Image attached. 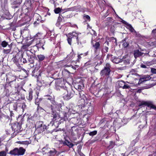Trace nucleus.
<instances>
[{"mask_svg": "<svg viewBox=\"0 0 156 156\" xmlns=\"http://www.w3.org/2000/svg\"><path fill=\"white\" fill-rule=\"evenodd\" d=\"M81 34L80 33H77L74 32L69 33V36L67 39L68 43L70 45L72 42L75 43L76 42L78 44H79L80 43L81 44V41H80L78 39V36Z\"/></svg>", "mask_w": 156, "mask_h": 156, "instance_id": "obj_1", "label": "nucleus"}, {"mask_svg": "<svg viewBox=\"0 0 156 156\" xmlns=\"http://www.w3.org/2000/svg\"><path fill=\"white\" fill-rule=\"evenodd\" d=\"M59 80L57 81L56 85L61 87V90L63 93V97L64 99L66 100H68L70 99L73 95L71 92L67 88L65 87H62L59 84Z\"/></svg>", "mask_w": 156, "mask_h": 156, "instance_id": "obj_2", "label": "nucleus"}, {"mask_svg": "<svg viewBox=\"0 0 156 156\" xmlns=\"http://www.w3.org/2000/svg\"><path fill=\"white\" fill-rule=\"evenodd\" d=\"M26 150L23 147L15 148L10 151L9 154L14 156L23 155L24 154Z\"/></svg>", "mask_w": 156, "mask_h": 156, "instance_id": "obj_3", "label": "nucleus"}, {"mask_svg": "<svg viewBox=\"0 0 156 156\" xmlns=\"http://www.w3.org/2000/svg\"><path fill=\"white\" fill-rule=\"evenodd\" d=\"M111 66L109 63H107L103 69L102 70L100 73L101 77H107L110 75L111 69Z\"/></svg>", "mask_w": 156, "mask_h": 156, "instance_id": "obj_4", "label": "nucleus"}, {"mask_svg": "<svg viewBox=\"0 0 156 156\" xmlns=\"http://www.w3.org/2000/svg\"><path fill=\"white\" fill-rule=\"evenodd\" d=\"M20 83L19 79H18L15 80L10 81V83L8 84H6L4 86V88L5 90H9L10 89L9 88V86L10 88L13 87L16 88L19 86Z\"/></svg>", "mask_w": 156, "mask_h": 156, "instance_id": "obj_5", "label": "nucleus"}, {"mask_svg": "<svg viewBox=\"0 0 156 156\" xmlns=\"http://www.w3.org/2000/svg\"><path fill=\"white\" fill-rule=\"evenodd\" d=\"M25 5L27 7V9L29 11H30V13L29 14V13L27 12V15H29V16H27L26 18H29V21H30L31 20V18L30 17H32L34 15V13L32 11V10L33 9V7L32 6V5L31 3V2L30 1H28L27 2H25Z\"/></svg>", "mask_w": 156, "mask_h": 156, "instance_id": "obj_6", "label": "nucleus"}, {"mask_svg": "<svg viewBox=\"0 0 156 156\" xmlns=\"http://www.w3.org/2000/svg\"><path fill=\"white\" fill-rule=\"evenodd\" d=\"M143 105L147 106L148 107H150L151 108H153L155 110H156V106L153 105V103L152 101H141L140 103L138 105V106L139 107Z\"/></svg>", "mask_w": 156, "mask_h": 156, "instance_id": "obj_7", "label": "nucleus"}, {"mask_svg": "<svg viewBox=\"0 0 156 156\" xmlns=\"http://www.w3.org/2000/svg\"><path fill=\"white\" fill-rule=\"evenodd\" d=\"M52 102V105L51 106V109L52 111H60V109L62 107V104L60 103H58L53 101Z\"/></svg>", "mask_w": 156, "mask_h": 156, "instance_id": "obj_8", "label": "nucleus"}, {"mask_svg": "<svg viewBox=\"0 0 156 156\" xmlns=\"http://www.w3.org/2000/svg\"><path fill=\"white\" fill-rule=\"evenodd\" d=\"M51 117H53L52 121L54 122L55 123L60 120V115L55 111H52Z\"/></svg>", "mask_w": 156, "mask_h": 156, "instance_id": "obj_9", "label": "nucleus"}, {"mask_svg": "<svg viewBox=\"0 0 156 156\" xmlns=\"http://www.w3.org/2000/svg\"><path fill=\"white\" fill-rule=\"evenodd\" d=\"M17 77L11 73H9L6 75V80L7 83H9L11 81L15 80L17 79Z\"/></svg>", "mask_w": 156, "mask_h": 156, "instance_id": "obj_10", "label": "nucleus"}, {"mask_svg": "<svg viewBox=\"0 0 156 156\" xmlns=\"http://www.w3.org/2000/svg\"><path fill=\"white\" fill-rule=\"evenodd\" d=\"M91 44L94 48L95 53L97 55V52L98 50L100 49V46L99 42H96V41H92Z\"/></svg>", "mask_w": 156, "mask_h": 156, "instance_id": "obj_11", "label": "nucleus"}, {"mask_svg": "<svg viewBox=\"0 0 156 156\" xmlns=\"http://www.w3.org/2000/svg\"><path fill=\"white\" fill-rule=\"evenodd\" d=\"M122 22L126 24V27L128 29L131 33H132L133 34L136 35H137L136 31L134 30L130 24L128 23L124 20H123Z\"/></svg>", "mask_w": 156, "mask_h": 156, "instance_id": "obj_12", "label": "nucleus"}, {"mask_svg": "<svg viewBox=\"0 0 156 156\" xmlns=\"http://www.w3.org/2000/svg\"><path fill=\"white\" fill-rule=\"evenodd\" d=\"M8 3L1 2V7L2 10L4 13L6 15H8L9 13L8 8Z\"/></svg>", "mask_w": 156, "mask_h": 156, "instance_id": "obj_13", "label": "nucleus"}, {"mask_svg": "<svg viewBox=\"0 0 156 156\" xmlns=\"http://www.w3.org/2000/svg\"><path fill=\"white\" fill-rule=\"evenodd\" d=\"M22 1V0H13V2L12 3V8L13 9L19 8Z\"/></svg>", "mask_w": 156, "mask_h": 156, "instance_id": "obj_14", "label": "nucleus"}, {"mask_svg": "<svg viewBox=\"0 0 156 156\" xmlns=\"http://www.w3.org/2000/svg\"><path fill=\"white\" fill-rule=\"evenodd\" d=\"M25 54V57L27 59L29 62L30 64H33L34 62V57L31 55H30L29 53L26 52Z\"/></svg>", "mask_w": 156, "mask_h": 156, "instance_id": "obj_15", "label": "nucleus"}, {"mask_svg": "<svg viewBox=\"0 0 156 156\" xmlns=\"http://www.w3.org/2000/svg\"><path fill=\"white\" fill-rule=\"evenodd\" d=\"M75 87L76 89L78 90L79 92L81 91V90L84 88V85L82 82H81L76 84Z\"/></svg>", "mask_w": 156, "mask_h": 156, "instance_id": "obj_16", "label": "nucleus"}, {"mask_svg": "<svg viewBox=\"0 0 156 156\" xmlns=\"http://www.w3.org/2000/svg\"><path fill=\"white\" fill-rule=\"evenodd\" d=\"M21 125L18 123H16L13 124L12 126V128L14 131H18L21 129Z\"/></svg>", "mask_w": 156, "mask_h": 156, "instance_id": "obj_17", "label": "nucleus"}, {"mask_svg": "<svg viewBox=\"0 0 156 156\" xmlns=\"http://www.w3.org/2000/svg\"><path fill=\"white\" fill-rule=\"evenodd\" d=\"M40 71L38 67H36L32 71V76H40Z\"/></svg>", "mask_w": 156, "mask_h": 156, "instance_id": "obj_18", "label": "nucleus"}, {"mask_svg": "<svg viewBox=\"0 0 156 156\" xmlns=\"http://www.w3.org/2000/svg\"><path fill=\"white\" fill-rule=\"evenodd\" d=\"M45 43L44 40L43 39L42 40H40L39 39V42L37 43L36 44V47L37 48H42V49L44 50V48L43 47L44 43Z\"/></svg>", "mask_w": 156, "mask_h": 156, "instance_id": "obj_19", "label": "nucleus"}, {"mask_svg": "<svg viewBox=\"0 0 156 156\" xmlns=\"http://www.w3.org/2000/svg\"><path fill=\"white\" fill-rule=\"evenodd\" d=\"M62 144L64 145H67L70 148L72 147L74 145L73 144L67 140L63 141Z\"/></svg>", "mask_w": 156, "mask_h": 156, "instance_id": "obj_20", "label": "nucleus"}, {"mask_svg": "<svg viewBox=\"0 0 156 156\" xmlns=\"http://www.w3.org/2000/svg\"><path fill=\"white\" fill-rule=\"evenodd\" d=\"M143 54V53L140 51L139 50H136L134 51V55L135 58L141 56Z\"/></svg>", "mask_w": 156, "mask_h": 156, "instance_id": "obj_21", "label": "nucleus"}, {"mask_svg": "<svg viewBox=\"0 0 156 156\" xmlns=\"http://www.w3.org/2000/svg\"><path fill=\"white\" fill-rule=\"evenodd\" d=\"M33 91L31 89L30 90L26 98L29 101H30L33 98Z\"/></svg>", "mask_w": 156, "mask_h": 156, "instance_id": "obj_22", "label": "nucleus"}, {"mask_svg": "<svg viewBox=\"0 0 156 156\" xmlns=\"http://www.w3.org/2000/svg\"><path fill=\"white\" fill-rule=\"evenodd\" d=\"M128 39V37H126L122 41V45L124 48H127L129 45V43L126 41Z\"/></svg>", "mask_w": 156, "mask_h": 156, "instance_id": "obj_23", "label": "nucleus"}, {"mask_svg": "<svg viewBox=\"0 0 156 156\" xmlns=\"http://www.w3.org/2000/svg\"><path fill=\"white\" fill-rule=\"evenodd\" d=\"M57 151L55 148H52L51 150L50 149L48 155L50 156H53L57 153Z\"/></svg>", "mask_w": 156, "mask_h": 156, "instance_id": "obj_24", "label": "nucleus"}, {"mask_svg": "<svg viewBox=\"0 0 156 156\" xmlns=\"http://www.w3.org/2000/svg\"><path fill=\"white\" fill-rule=\"evenodd\" d=\"M111 61L113 63H115L116 64H118L122 62V59H121L119 58H112L111 59Z\"/></svg>", "mask_w": 156, "mask_h": 156, "instance_id": "obj_25", "label": "nucleus"}, {"mask_svg": "<svg viewBox=\"0 0 156 156\" xmlns=\"http://www.w3.org/2000/svg\"><path fill=\"white\" fill-rule=\"evenodd\" d=\"M47 126L45 125H43L42 126H41L39 128L36 129V131H37L38 133H41L46 129Z\"/></svg>", "mask_w": 156, "mask_h": 156, "instance_id": "obj_26", "label": "nucleus"}, {"mask_svg": "<svg viewBox=\"0 0 156 156\" xmlns=\"http://www.w3.org/2000/svg\"><path fill=\"white\" fill-rule=\"evenodd\" d=\"M43 125H44L43 124V122L42 121H39L36 122L35 127L36 128V129H37L41 126H42Z\"/></svg>", "mask_w": 156, "mask_h": 156, "instance_id": "obj_27", "label": "nucleus"}, {"mask_svg": "<svg viewBox=\"0 0 156 156\" xmlns=\"http://www.w3.org/2000/svg\"><path fill=\"white\" fill-rule=\"evenodd\" d=\"M25 54L23 53L21 55L22 58L21 59V62H22L24 63H27V61L26 59V58L25 57Z\"/></svg>", "mask_w": 156, "mask_h": 156, "instance_id": "obj_28", "label": "nucleus"}, {"mask_svg": "<svg viewBox=\"0 0 156 156\" xmlns=\"http://www.w3.org/2000/svg\"><path fill=\"white\" fill-rule=\"evenodd\" d=\"M37 57L38 58V60L39 62L43 61L45 58V56L43 55L40 54L37 55Z\"/></svg>", "mask_w": 156, "mask_h": 156, "instance_id": "obj_29", "label": "nucleus"}, {"mask_svg": "<svg viewBox=\"0 0 156 156\" xmlns=\"http://www.w3.org/2000/svg\"><path fill=\"white\" fill-rule=\"evenodd\" d=\"M50 149V148L47 146L42 148V151L45 153L48 154Z\"/></svg>", "mask_w": 156, "mask_h": 156, "instance_id": "obj_30", "label": "nucleus"}, {"mask_svg": "<svg viewBox=\"0 0 156 156\" xmlns=\"http://www.w3.org/2000/svg\"><path fill=\"white\" fill-rule=\"evenodd\" d=\"M1 45L3 48H5L7 45H8V46L10 47V45H9L8 42H6L5 41H2L1 43Z\"/></svg>", "mask_w": 156, "mask_h": 156, "instance_id": "obj_31", "label": "nucleus"}, {"mask_svg": "<svg viewBox=\"0 0 156 156\" xmlns=\"http://www.w3.org/2000/svg\"><path fill=\"white\" fill-rule=\"evenodd\" d=\"M115 144L114 142L112 141L109 142V145L108 146V148L109 149L112 148L115 146Z\"/></svg>", "mask_w": 156, "mask_h": 156, "instance_id": "obj_32", "label": "nucleus"}, {"mask_svg": "<svg viewBox=\"0 0 156 156\" xmlns=\"http://www.w3.org/2000/svg\"><path fill=\"white\" fill-rule=\"evenodd\" d=\"M83 92L80 91L79 92V95L80 98L82 99H84L85 98H86V96L84 94Z\"/></svg>", "mask_w": 156, "mask_h": 156, "instance_id": "obj_33", "label": "nucleus"}, {"mask_svg": "<svg viewBox=\"0 0 156 156\" xmlns=\"http://www.w3.org/2000/svg\"><path fill=\"white\" fill-rule=\"evenodd\" d=\"M143 77L145 81L149 80L151 79V77L149 75H144L143 76Z\"/></svg>", "mask_w": 156, "mask_h": 156, "instance_id": "obj_34", "label": "nucleus"}, {"mask_svg": "<svg viewBox=\"0 0 156 156\" xmlns=\"http://www.w3.org/2000/svg\"><path fill=\"white\" fill-rule=\"evenodd\" d=\"M125 83L122 80H121L118 81L119 86V87H122V88L123 86L124 85Z\"/></svg>", "mask_w": 156, "mask_h": 156, "instance_id": "obj_35", "label": "nucleus"}, {"mask_svg": "<svg viewBox=\"0 0 156 156\" xmlns=\"http://www.w3.org/2000/svg\"><path fill=\"white\" fill-rule=\"evenodd\" d=\"M74 130H75V131H78L77 130V128L75 126H73L72 127L71 131L72 133V134L73 136H74L75 135L74 133L73 132Z\"/></svg>", "mask_w": 156, "mask_h": 156, "instance_id": "obj_36", "label": "nucleus"}, {"mask_svg": "<svg viewBox=\"0 0 156 156\" xmlns=\"http://www.w3.org/2000/svg\"><path fill=\"white\" fill-rule=\"evenodd\" d=\"M42 99L41 98H37L35 100V104L36 105H37V106L39 105V102H40Z\"/></svg>", "mask_w": 156, "mask_h": 156, "instance_id": "obj_37", "label": "nucleus"}, {"mask_svg": "<svg viewBox=\"0 0 156 156\" xmlns=\"http://www.w3.org/2000/svg\"><path fill=\"white\" fill-rule=\"evenodd\" d=\"M36 20L38 22L40 23L41 22V17L40 16V15L38 14H37L36 15Z\"/></svg>", "mask_w": 156, "mask_h": 156, "instance_id": "obj_38", "label": "nucleus"}, {"mask_svg": "<svg viewBox=\"0 0 156 156\" xmlns=\"http://www.w3.org/2000/svg\"><path fill=\"white\" fill-rule=\"evenodd\" d=\"M20 106H21V108L22 109V111L23 112L24 109L26 108L27 106L25 103H23L21 104Z\"/></svg>", "mask_w": 156, "mask_h": 156, "instance_id": "obj_39", "label": "nucleus"}, {"mask_svg": "<svg viewBox=\"0 0 156 156\" xmlns=\"http://www.w3.org/2000/svg\"><path fill=\"white\" fill-rule=\"evenodd\" d=\"M54 12L55 13L58 14L60 12H62V9H60L59 7L56 8L54 9Z\"/></svg>", "mask_w": 156, "mask_h": 156, "instance_id": "obj_40", "label": "nucleus"}, {"mask_svg": "<svg viewBox=\"0 0 156 156\" xmlns=\"http://www.w3.org/2000/svg\"><path fill=\"white\" fill-rule=\"evenodd\" d=\"M75 55L74 54L73 52H71L69 55H67V58H69L70 59H71Z\"/></svg>", "mask_w": 156, "mask_h": 156, "instance_id": "obj_41", "label": "nucleus"}, {"mask_svg": "<svg viewBox=\"0 0 156 156\" xmlns=\"http://www.w3.org/2000/svg\"><path fill=\"white\" fill-rule=\"evenodd\" d=\"M130 88V87L129 85L126 83H125L123 86L122 89H129Z\"/></svg>", "mask_w": 156, "mask_h": 156, "instance_id": "obj_42", "label": "nucleus"}, {"mask_svg": "<svg viewBox=\"0 0 156 156\" xmlns=\"http://www.w3.org/2000/svg\"><path fill=\"white\" fill-rule=\"evenodd\" d=\"M97 133V131L95 130V131L90 132L89 133V134L90 136H94V135H95Z\"/></svg>", "mask_w": 156, "mask_h": 156, "instance_id": "obj_43", "label": "nucleus"}, {"mask_svg": "<svg viewBox=\"0 0 156 156\" xmlns=\"http://www.w3.org/2000/svg\"><path fill=\"white\" fill-rule=\"evenodd\" d=\"M6 153L5 151H0V156H6Z\"/></svg>", "mask_w": 156, "mask_h": 156, "instance_id": "obj_44", "label": "nucleus"}, {"mask_svg": "<svg viewBox=\"0 0 156 156\" xmlns=\"http://www.w3.org/2000/svg\"><path fill=\"white\" fill-rule=\"evenodd\" d=\"M61 131V129L59 128L57 130L56 129H54L53 130H52L50 131L49 130H48V132L49 133H51L55 131L56 132H57L58 131Z\"/></svg>", "mask_w": 156, "mask_h": 156, "instance_id": "obj_45", "label": "nucleus"}, {"mask_svg": "<svg viewBox=\"0 0 156 156\" xmlns=\"http://www.w3.org/2000/svg\"><path fill=\"white\" fill-rule=\"evenodd\" d=\"M72 121H74L76 124H78V119L76 118H72Z\"/></svg>", "mask_w": 156, "mask_h": 156, "instance_id": "obj_46", "label": "nucleus"}, {"mask_svg": "<svg viewBox=\"0 0 156 156\" xmlns=\"http://www.w3.org/2000/svg\"><path fill=\"white\" fill-rule=\"evenodd\" d=\"M73 10V9L72 8H69L64 9H62V11H64V12H66L69 11H71Z\"/></svg>", "mask_w": 156, "mask_h": 156, "instance_id": "obj_47", "label": "nucleus"}, {"mask_svg": "<svg viewBox=\"0 0 156 156\" xmlns=\"http://www.w3.org/2000/svg\"><path fill=\"white\" fill-rule=\"evenodd\" d=\"M11 51V49H4L3 50V52L4 53L6 54H8Z\"/></svg>", "mask_w": 156, "mask_h": 156, "instance_id": "obj_48", "label": "nucleus"}, {"mask_svg": "<svg viewBox=\"0 0 156 156\" xmlns=\"http://www.w3.org/2000/svg\"><path fill=\"white\" fill-rule=\"evenodd\" d=\"M17 104L16 103H14L13 104V109L14 110H15L16 111H17Z\"/></svg>", "mask_w": 156, "mask_h": 156, "instance_id": "obj_49", "label": "nucleus"}, {"mask_svg": "<svg viewBox=\"0 0 156 156\" xmlns=\"http://www.w3.org/2000/svg\"><path fill=\"white\" fill-rule=\"evenodd\" d=\"M70 66H71L72 68L76 70V68H78L79 66L77 65H75L74 66H73L71 65H70ZM69 66L68 65H67L66 66V67Z\"/></svg>", "mask_w": 156, "mask_h": 156, "instance_id": "obj_50", "label": "nucleus"}, {"mask_svg": "<svg viewBox=\"0 0 156 156\" xmlns=\"http://www.w3.org/2000/svg\"><path fill=\"white\" fill-rule=\"evenodd\" d=\"M83 17L84 18H85L86 19L89 21H90V17L88 15H84L83 16Z\"/></svg>", "mask_w": 156, "mask_h": 156, "instance_id": "obj_51", "label": "nucleus"}, {"mask_svg": "<svg viewBox=\"0 0 156 156\" xmlns=\"http://www.w3.org/2000/svg\"><path fill=\"white\" fill-rule=\"evenodd\" d=\"M62 20V18L61 17L59 16L58 18L57 23H56L57 25H59V22Z\"/></svg>", "mask_w": 156, "mask_h": 156, "instance_id": "obj_52", "label": "nucleus"}, {"mask_svg": "<svg viewBox=\"0 0 156 156\" xmlns=\"http://www.w3.org/2000/svg\"><path fill=\"white\" fill-rule=\"evenodd\" d=\"M48 98H47V99L48 100H49L51 101H52V103L53 102V98L52 97L50 96H48Z\"/></svg>", "mask_w": 156, "mask_h": 156, "instance_id": "obj_53", "label": "nucleus"}, {"mask_svg": "<svg viewBox=\"0 0 156 156\" xmlns=\"http://www.w3.org/2000/svg\"><path fill=\"white\" fill-rule=\"evenodd\" d=\"M145 81L144 80V79L143 77L141 78L139 80V81L138 82V84L140 83V84L141 83Z\"/></svg>", "mask_w": 156, "mask_h": 156, "instance_id": "obj_54", "label": "nucleus"}, {"mask_svg": "<svg viewBox=\"0 0 156 156\" xmlns=\"http://www.w3.org/2000/svg\"><path fill=\"white\" fill-rule=\"evenodd\" d=\"M151 72L153 73L156 74V69L151 68Z\"/></svg>", "mask_w": 156, "mask_h": 156, "instance_id": "obj_55", "label": "nucleus"}, {"mask_svg": "<svg viewBox=\"0 0 156 156\" xmlns=\"http://www.w3.org/2000/svg\"><path fill=\"white\" fill-rule=\"evenodd\" d=\"M4 115V114L2 113L1 110V108H0V118L1 119L2 118Z\"/></svg>", "mask_w": 156, "mask_h": 156, "instance_id": "obj_56", "label": "nucleus"}, {"mask_svg": "<svg viewBox=\"0 0 156 156\" xmlns=\"http://www.w3.org/2000/svg\"><path fill=\"white\" fill-rule=\"evenodd\" d=\"M140 67H141L143 68H147V66L146 65H145V64H141L140 65Z\"/></svg>", "mask_w": 156, "mask_h": 156, "instance_id": "obj_57", "label": "nucleus"}, {"mask_svg": "<svg viewBox=\"0 0 156 156\" xmlns=\"http://www.w3.org/2000/svg\"><path fill=\"white\" fill-rule=\"evenodd\" d=\"M22 144L27 145L29 144V143L27 141H24L22 142Z\"/></svg>", "mask_w": 156, "mask_h": 156, "instance_id": "obj_58", "label": "nucleus"}, {"mask_svg": "<svg viewBox=\"0 0 156 156\" xmlns=\"http://www.w3.org/2000/svg\"><path fill=\"white\" fill-rule=\"evenodd\" d=\"M13 94H16V95H18L20 94V92L18 90H16V91L13 93Z\"/></svg>", "mask_w": 156, "mask_h": 156, "instance_id": "obj_59", "label": "nucleus"}, {"mask_svg": "<svg viewBox=\"0 0 156 156\" xmlns=\"http://www.w3.org/2000/svg\"><path fill=\"white\" fill-rule=\"evenodd\" d=\"M37 110H44V109L42 107L40 106L39 105L37 106Z\"/></svg>", "mask_w": 156, "mask_h": 156, "instance_id": "obj_60", "label": "nucleus"}, {"mask_svg": "<svg viewBox=\"0 0 156 156\" xmlns=\"http://www.w3.org/2000/svg\"><path fill=\"white\" fill-rule=\"evenodd\" d=\"M70 26H71V27H76V28L77 29L78 28V27L77 26L76 24H73V25H72V24H70Z\"/></svg>", "mask_w": 156, "mask_h": 156, "instance_id": "obj_61", "label": "nucleus"}, {"mask_svg": "<svg viewBox=\"0 0 156 156\" xmlns=\"http://www.w3.org/2000/svg\"><path fill=\"white\" fill-rule=\"evenodd\" d=\"M1 2L8 3V0H1Z\"/></svg>", "mask_w": 156, "mask_h": 156, "instance_id": "obj_62", "label": "nucleus"}, {"mask_svg": "<svg viewBox=\"0 0 156 156\" xmlns=\"http://www.w3.org/2000/svg\"><path fill=\"white\" fill-rule=\"evenodd\" d=\"M104 49L105 50L106 52H107L108 51V48L107 47H105Z\"/></svg>", "mask_w": 156, "mask_h": 156, "instance_id": "obj_63", "label": "nucleus"}, {"mask_svg": "<svg viewBox=\"0 0 156 156\" xmlns=\"http://www.w3.org/2000/svg\"><path fill=\"white\" fill-rule=\"evenodd\" d=\"M67 114L66 113H65L64 115V118L65 119H67Z\"/></svg>", "mask_w": 156, "mask_h": 156, "instance_id": "obj_64", "label": "nucleus"}]
</instances>
